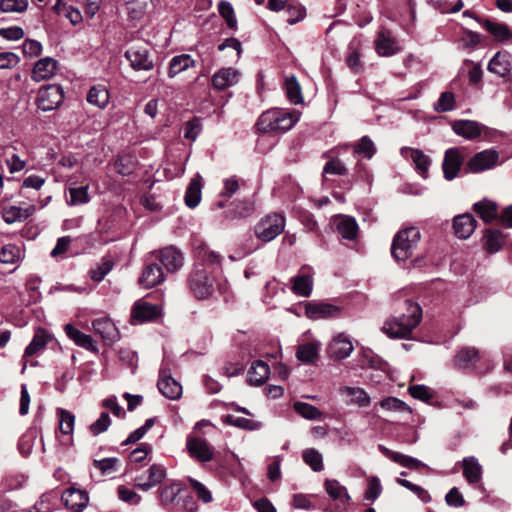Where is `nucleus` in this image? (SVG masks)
I'll return each instance as SVG.
<instances>
[{"label": "nucleus", "instance_id": "bf43d9fd", "mask_svg": "<svg viewBox=\"0 0 512 512\" xmlns=\"http://www.w3.org/2000/svg\"><path fill=\"white\" fill-rule=\"evenodd\" d=\"M455 108V97L452 92L445 91L440 94L437 102L434 103V110L436 112H448Z\"/></svg>", "mask_w": 512, "mask_h": 512}, {"label": "nucleus", "instance_id": "09e8293b", "mask_svg": "<svg viewBox=\"0 0 512 512\" xmlns=\"http://www.w3.org/2000/svg\"><path fill=\"white\" fill-rule=\"evenodd\" d=\"M187 482L190 488L193 490L197 498L202 501L204 504H209L213 501V495L211 490L204 483L192 478L188 477Z\"/></svg>", "mask_w": 512, "mask_h": 512}, {"label": "nucleus", "instance_id": "603ef678", "mask_svg": "<svg viewBox=\"0 0 512 512\" xmlns=\"http://www.w3.org/2000/svg\"><path fill=\"white\" fill-rule=\"evenodd\" d=\"M302 458L313 471L320 472L324 469L323 458L318 450L308 448L303 451Z\"/></svg>", "mask_w": 512, "mask_h": 512}, {"label": "nucleus", "instance_id": "72a5a7b5", "mask_svg": "<svg viewBox=\"0 0 512 512\" xmlns=\"http://www.w3.org/2000/svg\"><path fill=\"white\" fill-rule=\"evenodd\" d=\"M64 331L69 339H71L77 346L90 351H96V347L93 343V339L90 335L84 334L72 324H66Z\"/></svg>", "mask_w": 512, "mask_h": 512}, {"label": "nucleus", "instance_id": "680f3d73", "mask_svg": "<svg viewBox=\"0 0 512 512\" xmlns=\"http://www.w3.org/2000/svg\"><path fill=\"white\" fill-rule=\"evenodd\" d=\"M113 262L109 259H102L95 268L90 269L89 274L92 280L100 282L112 270Z\"/></svg>", "mask_w": 512, "mask_h": 512}, {"label": "nucleus", "instance_id": "4d7b16f0", "mask_svg": "<svg viewBox=\"0 0 512 512\" xmlns=\"http://www.w3.org/2000/svg\"><path fill=\"white\" fill-rule=\"evenodd\" d=\"M382 493V485L377 476H370L367 479V489L364 498L373 503Z\"/></svg>", "mask_w": 512, "mask_h": 512}, {"label": "nucleus", "instance_id": "4c0bfd02", "mask_svg": "<svg viewBox=\"0 0 512 512\" xmlns=\"http://www.w3.org/2000/svg\"><path fill=\"white\" fill-rule=\"evenodd\" d=\"M36 211L34 205H29L25 208L18 206H10L4 210L3 218L7 223H14L16 221H25L28 217L33 215Z\"/></svg>", "mask_w": 512, "mask_h": 512}, {"label": "nucleus", "instance_id": "473e14b6", "mask_svg": "<svg viewBox=\"0 0 512 512\" xmlns=\"http://www.w3.org/2000/svg\"><path fill=\"white\" fill-rule=\"evenodd\" d=\"M196 62L189 54L176 55L169 62L168 77L174 78L179 73L195 67Z\"/></svg>", "mask_w": 512, "mask_h": 512}, {"label": "nucleus", "instance_id": "a211bd4d", "mask_svg": "<svg viewBox=\"0 0 512 512\" xmlns=\"http://www.w3.org/2000/svg\"><path fill=\"white\" fill-rule=\"evenodd\" d=\"M61 500L73 512H82L88 505L89 496L84 490L69 487L62 493Z\"/></svg>", "mask_w": 512, "mask_h": 512}, {"label": "nucleus", "instance_id": "dca6fc26", "mask_svg": "<svg viewBox=\"0 0 512 512\" xmlns=\"http://www.w3.org/2000/svg\"><path fill=\"white\" fill-rule=\"evenodd\" d=\"M375 49L380 56L389 57L398 53L401 48L394 37L393 33L385 28H382L375 40Z\"/></svg>", "mask_w": 512, "mask_h": 512}, {"label": "nucleus", "instance_id": "a878e982", "mask_svg": "<svg viewBox=\"0 0 512 512\" xmlns=\"http://www.w3.org/2000/svg\"><path fill=\"white\" fill-rule=\"evenodd\" d=\"M239 81V72L231 67L222 68L212 76V85L217 90L227 89Z\"/></svg>", "mask_w": 512, "mask_h": 512}, {"label": "nucleus", "instance_id": "aec40b11", "mask_svg": "<svg viewBox=\"0 0 512 512\" xmlns=\"http://www.w3.org/2000/svg\"><path fill=\"white\" fill-rule=\"evenodd\" d=\"M305 314L312 320L333 318L339 314V308L329 303L310 302L305 306Z\"/></svg>", "mask_w": 512, "mask_h": 512}, {"label": "nucleus", "instance_id": "4be33fe9", "mask_svg": "<svg viewBox=\"0 0 512 512\" xmlns=\"http://www.w3.org/2000/svg\"><path fill=\"white\" fill-rule=\"evenodd\" d=\"M93 330L100 335L103 341L114 343L119 339V333L114 323L106 317L95 319L92 322Z\"/></svg>", "mask_w": 512, "mask_h": 512}, {"label": "nucleus", "instance_id": "4468645a", "mask_svg": "<svg viewBox=\"0 0 512 512\" xmlns=\"http://www.w3.org/2000/svg\"><path fill=\"white\" fill-rule=\"evenodd\" d=\"M463 161V154L459 148L453 147L445 151L442 169L446 180L451 181L458 176Z\"/></svg>", "mask_w": 512, "mask_h": 512}, {"label": "nucleus", "instance_id": "2eb2a0df", "mask_svg": "<svg viewBox=\"0 0 512 512\" xmlns=\"http://www.w3.org/2000/svg\"><path fill=\"white\" fill-rule=\"evenodd\" d=\"M353 349L350 337L344 333H339L328 344L327 353L334 360H342L347 358Z\"/></svg>", "mask_w": 512, "mask_h": 512}, {"label": "nucleus", "instance_id": "13d9d810", "mask_svg": "<svg viewBox=\"0 0 512 512\" xmlns=\"http://www.w3.org/2000/svg\"><path fill=\"white\" fill-rule=\"evenodd\" d=\"M294 409L302 417L309 420L319 419L322 415L321 411L317 407L306 402H295Z\"/></svg>", "mask_w": 512, "mask_h": 512}, {"label": "nucleus", "instance_id": "de8ad7c7", "mask_svg": "<svg viewBox=\"0 0 512 512\" xmlns=\"http://www.w3.org/2000/svg\"><path fill=\"white\" fill-rule=\"evenodd\" d=\"M158 492L161 505L169 507L181 492V486L178 483H171L159 489Z\"/></svg>", "mask_w": 512, "mask_h": 512}, {"label": "nucleus", "instance_id": "c9c22d12", "mask_svg": "<svg viewBox=\"0 0 512 512\" xmlns=\"http://www.w3.org/2000/svg\"><path fill=\"white\" fill-rule=\"evenodd\" d=\"M313 278L303 270L292 278V291L301 297H308L312 292Z\"/></svg>", "mask_w": 512, "mask_h": 512}, {"label": "nucleus", "instance_id": "69168bd1", "mask_svg": "<svg viewBox=\"0 0 512 512\" xmlns=\"http://www.w3.org/2000/svg\"><path fill=\"white\" fill-rule=\"evenodd\" d=\"M118 498L129 504V505H138L141 502V496L137 494L134 490L127 488L124 485H120L117 488Z\"/></svg>", "mask_w": 512, "mask_h": 512}, {"label": "nucleus", "instance_id": "5fc2aeb1", "mask_svg": "<svg viewBox=\"0 0 512 512\" xmlns=\"http://www.w3.org/2000/svg\"><path fill=\"white\" fill-rule=\"evenodd\" d=\"M57 414L59 417L60 432L65 435L72 434L74 430L75 416L71 412L62 408L58 409Z\"/></svg>", "mask_w": 512, "mask_h": 512}, {"label": "nucleus", "instance_id": "f704fd0d", "mask_svg": "<svg viewBox=\"0 0 512 512\" xmlns=\"http://www.w3.org/2000/svg\"><path fill=\"white\" fill-rule=\"evenodd\" d=\"M324 487L327 494L336 501H339L343 505L350 503L351 497L345 486L341 485L339 481L334 479H327L324 482Z\"/></svg>", "mask_w": 512, "mask_h": 512}, {"label": "nucleus", "instance_id": "e433bc0d", "mask_svg": "<svg viewBox=\"0 0 512 512\" xmlns=\"http://www.w3.org/2000/svg\"><path fill=\"white\" fill-rule=\"evenodd\" d=\"M197 257L199 260L198 264H202L205 268L208 266L212 271L221 270L222 268V256L208 247H200Z\"/></svg>", "mask_w": 512, "mask_h": 512}, {"label": "nucleus", "instance_id": "6ab92c4d", "mask_svg": "<svg viewBox=\"0 0 512 512\" xmlns=\"http://www.w3.org/2000/svg\"><path fill=\"white\" fill-rule=\"evenodd\" d=\"M400 154L403 158L412 161L418 174H420L423 178L428 177L431 159L422 150L410 147H402L400 149Z\"/></svg>", "mask_w": 512, "mask_h": 512}, {"label": "nucleus", "instance_id": "bb28decb", "mask_svg": "<svg viewBox=\"0 0 512 512\" xmlns=\"http://www.w3.org/2000/svg\"><path fill=\"white\" fill-rule=\"evenodd\" d=\"M483 126L472 120H457L452 124L453 131L466 139L473 140L482 133Z\"/></svg>", "mask_w": 512, "mask_h": 512}, {"label": "nucleus", "instance_id": "c85d7f7f", "mask_svg": "<svg viewBox=\"0 0 512 512\" xmlns=\"http://www.w3.org/2000/svg\"><path fill=\"white\" fill-rule=\"evenodd\" d=\"M476 228V220L471 214L458 215L453 220L455 235L460 239H467Z\"/></svg>", "mask_w": 512, "mask_h": 512}, {"label": "nucleus", "instance_id": "393cba45", "mask_svg": "<svg viewBox=\"0 0 512 512\" xmlns=\"http://www.w3.org/2000/svg\"><path fill=\"white\" fill-rule=\"evenodd\" d=\"M336 231L345 240L354 241L357 239L359 227L353 217L340 215L335 219Z\"/></svg>", "mask_w": 512, "mask_h": 512}, {"label": "nucleus", "instance_id": "774afa93", "mask_svg": "<svg viewBox=\"0 0 512 512\" xmlns=\"http://www.w3.org/2000/svg\"><path fill=\"white\" fill-rule=\"evenodd\" d=\"M380 406L390 411L409 412L410 407L402 400L395 397H387L380 402Z\"/></svg>", "mask_w": 512, "mask_h": 512}, {"label": "nucleus", "instance_id": "ea45409f", "mask_svg": "<svg viewBox=\"0 0 512 512\" xmlns=\"http://www.w3.org/2000/svg\"><path fill=\"white\" fill-rule=\"evenodd\" d=\"M269 373V366L265 362L258 360L252 364L248 372V381L250 384L259 386L268 379Z\"/></svg>", "mask_w": 512, "mask_h": 512}, {"label": "nucleus", "instance_id": "338daca9", "mask_svg": "<svg viewBox=\"0 0 512 512\" xmlns=\"http://www.w3.org/2000/svg\"><path fill=\"white\" fill-rule=\"evenodd\" d=\"M111 425V418L107 412H102L100 417L89 426V431L93 436L105 432Z\"/></svg>", "mask_w": 512, "mask_h": 512}, {"label": "nucleus", "instance_id": "cd10ccee", "mask_svg": "<svg viewBox=\"0 0 512 512\" xmlns=\"http://www.w3.org/2000/svg\"><path fill=\"white\" fill-rule=\"evenodd\" d=\"M511 68V56L506 52H497L488 64V70L500 77L508 76Z\"/></svg>", "mask_w": 512, "mask_h": 512}, {"label": "nucleus", "instance_id": "e2e57ef3", "mask_svg": "<svg viewBox=\"0 0 512 512\" xmlns=\"http://www.w3.org/2000/svg\"><path fill=\"white\" fill-rule=\"evenodd\" d=\"M326 174H333L339 176H345L348 174V169L342 163V161L336 157H332L323 168V177Z\"/></svg>", "mask_w": 512, "mask_h": 512}, {"label": "nucleus", "instance_id": "ddd939ff", "mask_svg": "<svg viewBox=\"0 0 512 512\" xmlns=\"http://www.w3.org/2000/svg\"><path fill=\"white\" fill-rule=\"evenodd\" d=\"M186 447L189 455L201 463L210 462L214 458V449L204 438L190 437L187 439Z\"/></svg>", "mask_w": 512, "mask_h": 512}, {"label": "nucleus", "instance_id": "052dcab7", "mask_svg": "<svg viewBox=\"0 0 512 512\" xmlns=\"http://www.w3.org/2000/svg\"><path fill=\"white\" fill-rule=\"evenodd\" d=\"M28 7V0H1L0 11L3 13H22Z\"/></svg>", "mask_w": 512, "mask_h": 512}, {"label": "nucleus", "instance_id": "0eeeda50", "mask_svg": "<svg viewBox=\"0 0 512 512\" xmlns=\"http://www.w3.org/2000/svg\"><path fill=\"white\" fill-rule=\"evenodd\" d=\"M150 257L161 263L168 273H175L184 266V255L175 246L153 251Z\"/></svg>", "mask_w": 512, "mask_h": 512}, {"label": "nucleus", "instance_id": "f3484780", "mask_svg": "<svg viewBox=\"0 0 512 512\" xmlns=\"http://www.w3.org/2000/svg\"><path fill=\"white\" fill-rule=\"evenodd\" d=\"M147 473V479L144 475H138L134 480L135 486L142 491H149L162 483L166 477V469L160 464L151 465Z\"/></svg>", "mask_w": 512, "mask_h": 512}, {"label": "nucleus", "instance_id": "864d4df0", "mask_svg": "<svg viewBox=\"0 0 512 512\" xmlns=\"http://www.w3.org/2000/svg\"><path fill=\"white\" fill-rule=\"evenodd\" d=\"M285 89L287 98L291 103L300 104L303 102L301 87L294 76L286 79Z\"/></svg>", "mask_w": 512, "mask_h": 512}, {"label": "nucleus", "instance_id": "20e7f679", "mask_svg": "<svg viewBox=\"0 0 512 512\" xmlns=\"http://www.w3.org/2000/svg\"><path fill=\"white\" fill-rule=\"evenodd\" d=\"M190 292L197 299H205L213 293V279L202 264H195L187 276Z\"/></svg>", "mask_w": 512, "mask_h": 512}, {"label": "nucleus", "instance_id": "c756f323", "mask_svg": "<svg viewBox=\"0 0 512 512\" xmlns=\"http://www.w3.org/2000/svg\"><path fill=\"white\" fill-rule=\"evenodd\" d=\"M340 394L347 404H356L360 407L370 404V397L362 388L345 386L340 388Z\"/></svg>", "mask_w": 512, "mask_h": 512}, {"label": "nucleus", "instance_id": "c03bdc74", "mask_svg": "<svg viewBox=\"0 0 512 512\" xmlns=\"http://www.w3.org/2000/svg\"><path fill=\"white\" fill-rule=\"evenodd\" d=\"M483 27L498 41H508L512 37L509 27L504 23L486 20Z\"/></svg>", "mask_w": 512, "mask_h": 512}, {"label": "nucleus", "instance_id": "a19ab883", "mask_svg": "<svg viewBox=\"0 0 512 512\" xmlns=\"http://www.w3.org/2000/svg\"><path fill=\"white\" fill-rule=\"evenodd\" d=\"M480 360V353L474 347H465L455 356V364L459 368H468L475 365Z\"/></svg>", "mask_w": 512, "mask_h": 512}, {"label": "nucleus", "instance_id": "5701e85b", "mask_svg": "<svg viewBox=\"0 0 512 512\" xmlns=\"http://www.w3.org/2000/svg\"><path fill=\"white\" fill-rule=\"evenodd\" d=\"M379 451L387 458L392 460L393 462L408 468V469H414L419 470L421 468L426 467V465L421 462L420 460L413 458L408 455H404L399 452H395L390 450L389 448L385 447L384 445H379Z\"/></svg>", "mask_w": 512, "mask_h": 512}, {"label": "nucleus", "instance_id": "f03ea898", "mask_svg": "<svg viewBox=\"0 0 512 512\" xmlns=\"http://www.w3.org/2000/svg\"><path fill=\"white\" fill-rule=\"evenodd\" d=\"M300 116L296 110L272 108L259 116L256 127L262 133H285L296 125Z\"/></svg>", "mask_w": 512, "mask_h": 512}, {"label": "nucleus", "instance_id": "f257e3e1", "mask_svg": "<svg viewBox=\"0 0 512 512\" xmlns=\"http://www.w3.org/2000/svg\"><path fill=\"white\" fill-rule=\"evenodd\" d=\"M422 318V309L412 300L405 301V312L384 322L382 331L390 338H408Z\"/></svg>", "mask_w": 512, "mask_h": 512}, {"label": "nucleus", "instance_id": "8fccbe9b", "mask_svg": "<svg viewBox=\"0 0 512 512\" xmlns=\"http://www.w3.org/2000/svg\"><path fill=\"white\" fill-rule=\"evenodd\" d=\"M89 186H79V187H70L68 189L70 198L67 199V203L70 206H77L86 204L90 201V196L88 193Z\"/></svg>", "mask_w": 512, "mask_h": 512}, {"label": "nucleus", "instance_id": "9b49d317", "mask_svg": "<svg viewBox=\"0 0 512 512\" xmlns=\"http://www.w3.org/2000/svg\"><path fill=\"white\" fill-rule=\"evenodd\" d=\"M161 307L157 304L149 303L143 299L136 301L131 312V323L142 324L156 320L161 316Z\"/></svg>", "mask_w": 512, "mask_h": 512}, {"label": "nucleus", "instance_id": "2f4dec72", "mask_svg": "<svg viewBox=\"0 0 512 512\" xmlns=\"http://www.w3.org/2000/svg\"><path fill=\"white\" fill-rule=\"evenodd\" d=\"M202 177L196 174L191 180L185 193V204L189 208H195L201 201Z\"/></svg>", "mask_w": 512, "mask_h": 512}, {"label": "nucleus", "instance_id": "37998d69", "mask_svg": "<svg viewBox=\"0 0 512 512\" xmlns=\"http://www.w3.org/2000/svg\"><path fill=\"white\" fill-rule=\"evenodd\" d=\"M109 99V92L102 85L93 86L87 94V102L101 109L107 106Z\"/></svg>", "mask_w": 512, "mask_h": 512}, {"label": "nucleus", "instance_id": "6e6d98bb", "mask_svg": "<svg viewBox=\"0 0 512 512\" xmlns=\"http://www.w3.org/2000/svg\"><path fill=\"white\" fill-rule=\"evenodd\" d=\"M218 12L221 17L225 19L226 24L230 29H236L237 19L230 2L221 0L218 4Z\"/></svg>", "mask_w": 512, "mask_h": 512}, {"label": "nucleus", "instance_id": "f8f14e48", "mask_svg": "<svg viewBox=\"0 0 512 512\" xmlns=\"http://www.w3.org/2000/svg\"><path fill=\"white\" fill-rule=\"evenodd\" d=\"M158 390L168 399L177 400L182 395V386L172 376L168 367L162 366L157 383Z\"/></svg>", "mask_w": 512, "mask_h": 512}, {"label": "nucleus", "instance_id": "3c124183", "mask_svg": "<svg viewBox=\"0 0 512 512\" xmlns=\"http://www.w3.org/2000/svg\"><path fill=\"white\" fill-rule=\"evenodd\" d=\"M21 258L22 251L15 244H6L0 250V262L3 264H16Z\"/></svg>", "mask_w": 512, "mask_h": 512}, {"label": "nucleus", "instance_id": "39448f33", "mask_svg": "<svg viewBox=\"0 0 512 512\" xmlns=\"http://www.w3.org/2000/svg\"><path fill=\"white\" fill-rule=\"evenodd\" d=\"M285 228V217L280 213H270L255 226L256 237L263 242H270L280 235Z\"/></svg>", "mask_w": 512, "mask_h": 512}, {"label": "nucleus", "instance_id": "6e6552de", "mask_svg": "<svg viewBox=\"0 0 512 512\" xmlns=\"http://www.w3.org/2000/svg\"><path fill=\"white\" fill-rule=\"evenodd\" d=\"M132 69L136 71H150L154 68V62L150 51L140 45L131 46L124 54Z\"/></svg>", "mask_w": 512, "mask_h": 512}, {"label": "nucleus", "instance_id": "7ed1b4c3", "mask_svg": "<svg viewBox=\"0 0 512 512\" xmlns=\"http://www.w3.org/2000/svg\"><path fill=\"white\" fill-rule=\"evenodd\" d=\"M420 240V231L415 227L400 230L394 237L391 253L397 261L410 258Z\"/></svg>", "mask_w": 512, "mask_h": 512}, {"label": "nucleus", "instance_id": "423d86ee", "mask_svg": "<svg viewBox=\"0 0 512 512\" xmlns=\"http://www.w3.org/2000/svg\"><path fill=\"white\" fill-rule=\"evenodd\" d=\"M64 100L62 87L56 84L45 85L39 88L36 98L37 107L44 111L58 108Z\"/></svg>", "mask_w": 512, "mask_h": 512}, {"label": "nucleus", "instance_id": "49530a36", "mask_svg": "<svg viewBox=\"0 0 512 512\" xmlns=\"http://www.w3.org/2000/svg\"><path fill=\"white\" fill-rule=\"evenodd\" d=\"M376 146L368 136L361 137L357 143L353 145V152L355 155L362 156L366 159H371L376 154Z\"/></svg>", "mask_w": 512, "mask_h": 512}, {"label": "nucleus", "instance_id": "7c9ffc66", "mask_svg": "<svg viewBox=\"0 0 512 512\" xmlns=\"http://www.w3.org/2000/svg\"><path fill=\"white\" fill-rule=\"evenodd\" d=\"M463 476L469 484H476L482 478V466L473 457H466L462 460Z\"/></svg>", "mask_w": 512, "mask_h": 512}, {"label": "nucleus", "instance_id": "412c9836", "mask_svg": "<svg viewBox=\"0 0 512 512\" xmlns=\"http://www.w3.org/2000/svg\"><path fill=\"white\" fill-rule=\"evenodd\" d=\"M51 341L50 334L42 328H38L33 336L32 341L30 344L26 347L23 355V370L26 369L27 361L25 360L27 357L34 356L38 354L40 351H43L48 342Z\"/></svg>", "mask_w": 512, "mask_h": 512}, {"label": "nucleus", "instance_id": "a18cd8bd", "mask_svg": "<svg viewBox=\"0 0 512 512\" xmlns=\"http://www.w3.org/2000/svg\"><path fill=\"white\" fill-rule=\"evenodd\" d=\"M503 244V237L499 230L488 229L483 237V248L489 253L500 250Z\"/></svg>", "mask_w": 512, "mask_h": 512}, {"label": "nucleus", "instance_id": "79ce46f5", "mask_svg": "<svg viewBox=\"0 0 512 512\" xmlns=\"http://www.w3.org/2000/svg\"><path fill=\"white\" fill-rule=\"evenodd\" d=\"M320 345L317 343L309 342L298 346L296 356L299 361L313 364L317 361L319 356Z\"/></svg>", "mask_w": 512, "mask_h": 512}, {"label": "nucleus", "instance_id": "9d476101", "mask_svg": "<svg viewBox=\"0 0 512 512\" xmlns=\"http://www.w3.org/2000/svg\"><path fill=\"white\" fill-rule=\"evenodd\" d=\"M499 164V153L486 149L473 155L467 162V169L472 173H481L493 169Z\"/></svg>", "mask_w": 512, "mask_h": 512}, {"label": "nucleus", "instance_id": "1a4fd4ad", "mask_svg": "<svg viewBox=\"0 0 512 512\" xmlns=\"http://www.w3.org/2000/svg\"><path fill=\"white\" fill-rule=\"evenodd\" d=\"M164 280L165 274L158 261L154 258H151V260L147 259L138 278V284L145 289H150L160 285Z\"/></svg>", "mask_w": 512, "mask_h": 512}, {"label": "nucleus", "instance_id": "0e129e2a", "mask_svg": "<svg viewBox=\"0 0 512 512\" xmlns=\"http://www.w3.org/2000/svg\"><path fill=\"white\" fill-rule=\"evenodd\" d=\"M396 482L405 487L406 489L410 490L411 492H413L415 495H417V497L424 503H428L431 501V496L430 494L428 493L427 490H425L424 488L416 485V484H413L412 482L406 480V479H402V478H397L396 479Z\"/></svg>", "mask_w": 512, "mask_h": 512}, {"label": "nucleus", "instance_id": "b1692460", "mask_svg": "<svg viewBox=\"0 0 512 512\" xmlns=\"http://www.w3.org/2000/svg\"><path fill=\"white\" fill-rule=\"evenodd\" d=\"M57 65V60L51 57L38 60L32 70V79L36 82H40L51 78L56 73Z\"/></svg>", "mask_w": 512, "mask_h": 512}, {"label": "nucleus", "instance_id": "58836bf2", "mask_svg": "<svg viewBox=\"0 0 512 512\" xmlns=\"http://www.w3.org/2000/svg\"><path fill=\"white\" fill-rule=\"evenodd\" d=\"M474 211L485 222H491L498 217V206L495 202L483 199L473 205Z\"/></svg>", "mask_w": 512, "mask_h": 512}]
</instances>
